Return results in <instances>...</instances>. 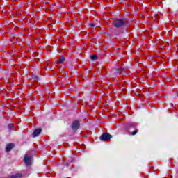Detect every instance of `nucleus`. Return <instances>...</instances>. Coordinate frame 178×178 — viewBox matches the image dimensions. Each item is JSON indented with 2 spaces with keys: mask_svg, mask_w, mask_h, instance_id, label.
<instances>
[{
  "mask_svg": "<svg viewBox=\"0 0 178 178\" xmlns=\"http://www.w3.org/2000/svg\"><path fill=\"white\" fill-rule=\"evenodd\" d=\"M111 138H112V135L106 133V134H103L101 136H100V140L102 141H109V140H111Z\"/></svg>",
  "mask_w": 178,
  "mask_h": 178,
  "instance_id": "1",
  "label": "nucleus"
},
{
  "mask_svg": "<svg viewBox=\"0 0 178 178\" xmlns=\"http://www.w3.org/2000/svg\"><path fill=\"white\" fill-rule=\"evenodd\" d=\"M63 62H65V57L63 56H61L57 61L58 63H63Z\"/></svg>",
  "mask_w": 178,
  "mask_h": 178,
  "instance_id": "8",
  "label": "nucleus"
},
{
  "mask_svg": "<svg viewBox=\"0 0 178 178\" xmlns=\"http://www.w3.org/2000/svg\"><path fill=\"white\" fill-rule=\"evenodd\" d=\"M22 174H15L11 176V178H20L22 177Z\"/></svg>",
  "mask_w": 178,
  "mask_h": 178,
  "instance_id": "7",
  "label": "nucleus"
},
{
  "mask_svg": "<svg viewBox=\"0 0 178 178\" xmlns=\"http://www.w3.org/2000/svg\"><path fill=\"white\" fill-rule=\"evenodd\" d=\"M41 131L42 130L40 128L35 129L33 133V137H38V136H40L41 134Z\"/></svg>",
  "mask_w": 178,
  "mask_h": 178,
  "instance_id": "6",
  "label": "nucleus"
},
{
  "mask_svg": "<svg viewBox=\"0 0 178 178\" xmlns=\"http://www.w3.org/2000/svg\"><path fill=\"white\" fill-rule=\"evenodd\" d=\"M90 26H91L92 27H94V26H95V24H91Z\"/></svg>",
  "mask_w": 178,
  "mask_h": 178,
  "instance_id": "12",
  "label": "nucleus"
},
{
  "mask_svg": "<svg viewBox=\"0 0 178 178\" xmlns=\"http://www.w3.org/2000/svg\"><path fill=\"white\" fill-rule=\"evenodd\" d=\"M138 129H136L134 131L129 133L130 136H136V134L138 133Z\"/></svg>",
  "mask_w": 178,
  "mask_h": 178,
  "instance_id": "9",
  "label": "nucleus"
},
{
  "mask_svg": "<svg viewBox=\"0 0 178 178\" xmlns=\"http://www.w3.org/2000/svg\"><path fill=\"white\" fill-rule=\"evenodd\" d=\"M92 60H95L97 59V55H92L90 56Z\"/></svg>",
  "mask_w": 178,
  "mask_h": 178,
  "instance_id": "10",
  "label": "nucleus"
},
{
  "mask_svg": "<svg viewBox=\"0 0 178 178\" xmlns=\"http://www.w3.org/2000/svg\"><path fill=\"white\" fill-rule=\"evenodd\" d=\"M13 127H14L13 124H8V128H9L10 129H13Z\"/></svg>",
  "mask_w": 178,
  "mask_h": 178,
  "instance_id": "11",
  "label": "nucleus"
},
{
  "mask_svg": "<svg viewBox=\"0 0 178 178\" xmlns=\"http://www.w3.org/2000/svg\"><path fill=\"white\" fill-rule=\"evenodd\" d=\"M14 147H15V144L14 143L8 144L6 147V152H9V151H12V149H13Z\"/></svg>",
  "mask_w": 178,
  "mask_h": 178,
  "instance_id": "5",
  "label": "nucleus"
},
{
  "mask_svg": "<svg viewBox=\"0 0 178 178\" xmlns=\"http://www.w3.org/2000/svg\"><path fill=\"white\" fill-rule=\"evenodd\" d=\"M24 162L26 163V166H30V165H31V157L26 154L24 158Z\"/></svg>",
  "mask_w": 178,
  "mask_h": 178,
  "instance_id": "3",
  "label": "nucleus"
},
{
  "mask_svg": "<svg viewBox=\"0 0 178 178\" xmlns=\"http://www.w3.org/2000/svg\"><path fill=\"white\" fill-rule=\"evenodd\" d=\"M72 127L73 130H78L79 127H80V122L74 121L72 124Z\"/></svg>",
  "mask_w": 178,
  "mask_h": 178,
  "instance_id": "4",
  "label": "nucleus"
},
{
  "mask_svg": "<svg viewBox=\"0 0 178 178\" xmlns=\"http://www.w3.org/2000/svg\"><path fill=\"white\" fill-rule=\"evenodd\" d=\"M113 25L115 27H122V26H124V20L123 19H116L113 22Z\"/></svg>",
  "mask_w": 178,
  "mask_h": 178,
  "instance_id": "2",
  "label": "nucleus"
}]
</instances>
